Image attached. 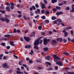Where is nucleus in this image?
I'll use <instances>...</instances> for the list:
<instances>
[{
  "label": "nucleus",
  "instance_id": "f257e3e1",
  "mask_svg": "<svg viewBox=\"0 0 74 74\" xmlns=\"http://www.w3.org/2000/svg\"><path fill=\"white\" fill-rule=\"evenodd\" d=\"M53 61L56 63L58 62V60H60V58L58 56L56 57V58H53Z\"/></svg>",
  "mask_w": 74,
  "mask_h": 74
},
{
  "label": "nucleus",
  "instance_id": "f03ea898",
  "mask_svg": "<svg viewBox=\"0 0 74 74\" xmlns=\"http://www.w3.org/2000/svg\"><path fill=\"white\" fill-rule=\"evenodd\" d=\"M23 38L28 42H29V40H31V38L28 37L23 36Z\"/></svg>",
  "mask_w": 74,
  "mask_h": 74
},
{
  "label": "nucleus",
  "instance_id": "7ed1b4c3",
  "mask_svg": "<svg viewBox=\"0 0 74 74\" xmlns=\"http://www.w3.org/2000/svg\"><path fill=\"white\" fill-rule=\"evenodd\" d=\"M57 43V41L55 40H53L51 43V44L52 45H55Z\"/></svg>",
  "mask_w": 74,
  "mask_h": 74
},
{
  "label": "nucleus",
  "instance_id": "20e7f679",
  "mask_svg": "<svg viewBox=\"0 0 74 74\" xmlns=\"http://www.w3.org/2000/svg\"><path fill=\"white\" fill-rule=\"evenodd\" d=\"M56 64H58V65H60V66H63V64H62L61 62L59 60V62H58L56 63Z\"/></svg>",
  "mask_w": 74,
  "mask_h": 74
},
{
  "label": "nucleus",
  "instance_id": "39448f33",
  "mask_svg": "<svg viewBox=\"0 0 74 74\" xmlns=\"http://www.w3.org/2000/svg\"><path fill=\"white\" fill-rule=\"evenodd\" d=\"M39 44V41L38 40H35L34 43V46H37Z\"/></svg>",
  "mask_w": 74,
  "mask_h": 74
},
{
  "label": "nucleus",
  "instance_id": "423d86ee",
  "mask_svg": "<svg viewBox=\"0 0 74 74\" xmlns=\"http://www.w3.org/2000/svg\"><path fill=\"white\" fill-rule=\"evenodd\" d=\"M63 39H62V38H57V39H56V40H57V41H59L60 42H61L62 41H63Z\"/></svg>",
  "mask_w": 74,
  "mask_h": 74
},
{
  "label": "nucleus",
  "instance_id": "0eeeda50",
  "mask_svg": "<svg viewBox=\"0 0 74 74\" xmlns=\"http://www.w3.org/2000/svg\"><path fill=\"white\" fill-rule=\"evenodd\" d=\"M6 22L7 23H10V20L7 18H5L4 21Z\"/></svg>",
  "mask_w": 74,
  "mask_h": 74
},
{
  "label": "nucleus",
  "instance_id": "6e6552de",
  "mask_svg": "<svg viewBox=\"0 0 74 74\" xmlns=\"http://www.w3.org/2000/svg\"><path fill=\"white\" fill-rule=\"evenodd\" d=\"M8 66V64L6 62H5L4 63V64L2 65V67L5 68L6 66Z\"/></svg>",
  "mask_w": 74,
  "mask_h": 74
},
{
  "label": "nucleus",
  "instance_id": "1a4fd4ad",
  "mask_svg": "<svg viewBox=\"0 0 74 74\" xmlns=\"http://www.w3.org/2000/svg\"><path fill=\"white\" fill-rule=\"evenodd\" d=\"M48 43V42L45 40L44 39L43 40V44L44 45H47Z\"/></svg>",
  "mask_w": 74,
  "mask_h": 74
},
{
  "label": "nucleus",
  "instance_id": "9d476101",
  "mask_svg": "<svg viewBox=\"0 0 74 74\" xmlns=\"http://www.w3.org/2000/svg\"><path fill=\"white\" fill-rule=\"evenodd\" d=\"M46 59H47L48 60H50L51 59V58L49 56H46L45 57Z\"/></svg>",
  "mask_w": 74,
  "mask_h": 74
},
{
  "label": "nucleus",
  "instance_id": "9b49d317",
  "mask_svg": "<svg viewBox=\"0 0 74 74\" xmlns=\"http://www.w3.org/2000/svg\"><path fill=\"white\" fill-rule=\"evenodd\" d=\"M10 44L11 45L13 46V47L15 45L14 44V42H12V41H10Z\"/></svg>",
  "mask_w": 74,
  "mask_h": 74
},
{
  "label": "nucleus",
  "instance_id": "f8f14e48",
  "mask_svg": "<svg viewBox=\"0 0 74 74\" xmlns=\"http://www.w3.org/2000/svg\"><path fill=\"white\" fill-rule=\"evenodd\" d=\"M6 9L7 11L10 12V8L9 7L7 6L6 8Z\"/></svg>",
  "mask_w": 74,
  "mask_h": 74
},
{
  "label": "nucleus",
  "instance_id": "ddd939ff",
  "mask_svg": "<svg viewBox=\"0 0 74 74\" xmlns=\"http://www.w3.org/2000/svg\"><path fill=\"white\" fill-rule=\"evenodd\" d=\"M48 50V47H44L43 48V50L44 51H47Z\"/></svg>",
  "mask_w": 74,
  "mask_h": 74
},
{
  "label": "nucleus",
  "instance_id": "4468645a",
  "mask_svg": "<svg viewBox=\"0 0 74 74\" xmlns=\"http://www.w3.org/2000/svg\"><path fill=\"white\" fill-rule=\"evenodd\" d=\"M0 20L4 22L5 21V18H3L2 17H0Z\"/></svg>",
  "mask_w": 74,
  "mask_h": 74
},
{
  "label": "nucleus",
  "instance_id": "2eb2a0df",
  "mask_svg": "<svg viewBox=\"0 0 74 74\" xmlns=\"http://www.w3.org/2000/svg\"><path fill=\"white\" fill-rule=\"evenodd\" d=\"M62 54H65V55L67 56H69L70 55V54L68 53H66L65 52H62Z\"/></svg>",
  "mask_w": 74,
  "mask_h": 74
},
{
  "label": "nucleus",
  "instance_id": "dca6fc26",
  "mask_svg": "<svg viewBox=\"0 0 74 74\" xmlns=\"http://www.w3.org/2000/svg\"><path fill=\"white\" fill-rule=\"evenodd\" d=\"M57 21H58V22L61 23L62 22V21L61 20V19L60 18H58L56 20Z\"/></svg>",
  "mask_w": 74,
  "mask_h": 74
},
{
  "label": "nucleus",
  "instance_id": "f3484780",
  "mask_svg": "<svg viewBox=\"0 0 74 74\" xmlns=\"http://www.w3.org/2000/svg\"><path fill=\"white\" fill-rule=\"evenodd\" d=\"M64 37H66L68 35V33L67 32H65V33H64Z\"/></svg>",
  "mask_w": 74,
  "mask_h": 74
},
{
  "label": "nucleus",
  "instance_id": "a211bd4d",
  "mask_svg": "<svg viewBox=\"0 0 74 74\" xmlns=\"http://www.w3.org/2000/svg\"><path fill=\"white\" fill-rule=\"evenodd\" d=\"M51 3H54L57 2V0H51Z\"/></svg>",
  "mask_w": 74,
  "mask_h": 74
},
{
  "label": "nucleus",
  "instance_id": "6ab92c4d",
  "mask_svg": "<svg viewBox=\"0 0 74 74\" xmlns=\"http://www.w3.org/2000/svg\"><path fill=\"white\" fill-rule=\"evenodd\" d=\"M61 8V7L59 6H56V8L57 9V10H60Z\"/></svg>",
  "mask_w": 74,
  "mask_h": 74
},
{
  "label": "nucleus",
  "instance_id": "aec40b11",
  "mask_svg": "<svg viewBox=\"0 0 74 74\" xmlns=\"http://www.w3.org/2000/svg\"><path fill=\"white\" fill-rule=\"evenodd\" d=\"M71 12H74V8L73 6H72V10L70 11Z\"/></svg>",
  "mask_w": 74,
  "mask_h": 74
},
{
  "label": "nucleus",
  "instance_id": "412c9836",
  "mask_svg": "<svg viewBox=\"0 0 74 74\" xmlns=\"http://www.w3.org/2000/svg\"><path fill=\"white\" fill-rule=\"evenodd\" d=\"M4 37H10V35L9 34H8V35L5 34V35Z\"/></svg>",
  "mask_w": 74,
  "mask_h": 74
},
{
  "label": "nucleus",
  "instance_id": "4be33fe9",
  "mask_svg": "<svg viewBox=\"0 0 74 74\" xmlns=\"http://www.w3.org/2000/svg\"><path fill=\"white\" fill-rule=\"evenodd\" d=\"M56 16H53L51 18V19L52 20H56Z\"/></svg>",
  "mask_w": 74,
  "mask_h": 74
},
{
  "label": "nucleus",
  "instance_id": "5701e85b",
  "mask_svg": "<svg viewBox=\"0 0 74 74\" xmlns=\"http://www.w3.org/2000/svg\"><path fill=\"white\" fill-rule=\"evenodd\" d=\"M34 48H35V49H36L37 50H38L39 49L38 47L36 46H35L34 47Z\"/></svg>",
  "mask_w": 74,
  "mask_h": 74
},
{
  "label": "nucleus",
  "instance_id": "b1692460",
  "mask_svg": "<svg viewBox=\"0 0 74 74\" xmlns=\"http://www.w3.org/2000/svg\"><path fill=\"white\" fill-rule=\"evenodd\" d=\"M46 12L45 14H50L49 11H46Z\"/></svg>",
  "mask_w": 74,
  "mask_h": 74
},
{
  "label": "nucleus",
  "instance_id": "393cba45",
  "mask_svg": "<svg viewBox=\"0 0 74 74\" xmlns=\"http://www.w3.org/2000/svg\"><path fill=\"white\" fill-rule=\"evenodd\" d=\"M5 4H6V5L9 6V7L10 6V4L9 2H6L5 3Z\"/></svg>",
  "mask_w": 74,
  "mask_h": 74
},
{
  "label": "nucleus",
  "instance_id": "a878e982",
  "mask_svg": "<svg viewBox=\"0 0 74 74\" xmlns=\"http://www.w3.org/2000/svg\"><path fill=\"white\" fill-rule=\"evenodd\" d=\"M64 41V43H66L67 42V40H66L65 38H64L63 39L62 42Z\"/></svg>",
  "mask_w": 74,
  "mask_h": 74
},
{
  "label": "nucleus",
  "instance_id": "bb28decb",
  "mask_svg": "<svg viewBox=\"0 0 74 74\" xmlns=\"http://www.w3.org/2000/svg\"><path fill=\"white\" fill-rule=\"evenodd\" d=\"M67 74H74V72H67Z\"/></svg>",
  "mask_w": 74,
  "mask_h": 74
},
{
  "label": "nucleus",
  "instance_id": "cd10ccee",
  "mask_svg": "<svg viewBox=\"0 0 74 74\" xmlns=\"http://www.w3.org/2000/svg\"><path fill=\"white\" fill-rule=\"evenodd\" d=\"M1 45H2L3 46H5V43L4 42H2L1 44Z\"/></svg>",
  "mask_w": 74,
  "mask_h": 74
},
{
  "label": "nucleus",
  "instance_id": "c85d7f7f",
  "mask_svg": "<svg viewBox=\"0 0 74 74\" xmlns=\"http://www.w3.org/2000/svg\"><path fill=\"white\" fill-rule=\"evenodd\" d=\"M16 74H21V72H20L19 71H16Z\"/></svg>",
  "mask_w": 74,
  "mask_h": 74
},
{
  "label": "nucleus",
  "instance_id": "c756f323",
  "mask_svg": "<svg viewBox=\"0 0 74 74\" xmlns=\"http://www.w3.org/2000/svg\"><path fill=\"white\" fill-rule=\"evenodd\" d=\"M53 70V68L51 67H50L49 68H48L47 70L52 71Z\"/></svg>",
  "mask_w": 74,
  "mask_h": 74
},
{
  "label": "nucleus",
  "instance_id": "7c9ffc66",
  "mask_svg": "<svg viewBox=\"0 0 74 74\" xmlns=\"http://www.w3.org/2000/svg\"><path fill=\"white\" fill-rule=\"evenodd\" d=\"M53 23H54L53 25H54L55 24H57V20H55L53 22Z\"/></svg>",
  "mask_w": 74,
  "mask_h": 74
},
{
  "label": "nucleus",
  "instance_id": "2f4dec72",
  "mask_svg": "<svg viewBox=\"0 0 74 74\" xmlns=\"http://www.w3.org/2000/svg\"><path fill=\"white\" fill-rule=\"evenodd\" d=\"M45 10H42L41 11V13L42 14H43L45 13Z\"/></svg>",
  "mask_w": 74,
  "mask_h": 74
},
{
  "label": "nucleus",
  "instance_id": "473e14b6",
  "mask_svg": "<svg viewBox=\"0 0 74 74\" xmlns=\"http://www.w3.org/2000/svg\"><path fill=\"white\" fill-rule=\"evenodd\" d=\"M17 32V30L16 29H14L13 31V33H16Z\"/></svg>",
  "mask_w": 74,
  "mask_h": 74
},
{
  "label": "nucleus",
  "instance_id": "72a5a7b5",
  "mask_svg": "<svg viewBox=\"0 0 74 74\" xmlns=\"http://www.w3.org/2000/svg\"><path fill=\"white\" fill-rule=\"evenodd\" d=\"M32 8L33 10H36V8L35 7V6L33 5V6H32Z\"/></svg>",
  "mask_w": 74,
  "mask_h": 74
},
{
  "label": "nucleus",
  "instance_id": "f704fd0d",
  "mask_svg": "<svg viewBox=\"0 0 74 74\" xmlns=\"http://www.w3.org/2000/svg\"><path fill=\"white\" fill-rule=\"evenodd\" d=\"M57 10L56 9V8H53V9H52V11H54V12H56L57 11Z\"/></svg>",
  "mask_w": 74,
  "mask_h": 74
},
{
  "label": "nucleus",
  "instance_id": "c9c22d12",
  "mask_svg": "<svg viewBox=\"0 0 74 74\" xmlns=\"http://www.w3.org/2000/svg\"><path fill=\"white\" fill-rule=\"evenodd\" d=\"M38 29L40 30H41V29H42V27L41 26H39L38 27Z\"/></svg>",
  "mask_w": 74,
  "mask_h": 74
},
{
  "label": "nucleus",
  "instance_id": "e433bc0d",
  "mask_svg": "<svg viewBox=\"0 0 74 74\" xmlns=\"http://www.w3.org/2000/svg\"><path fill=\"white\" fill-rule=\"evenodd\" d=\"M7 57H8V56H4L3 57V59L4 60H7Z\"/></svg>",
  "mask_w": 74,
  "mask_h": 74
},
{
  "label": "nucleus",
  "instance_id": "4c0bfd02",
  "mask_svg": "<svg viewBox=\"0 0 74 74\" xmlns=\"http://www.w3.org/2000/svg\"><path fill=\"white\" fill-rule=\"evenodd\" d=\"M5 17H6V18H10V15H8L7 14L5 15Z\"/></svg>",
  "mask_w": 74,
  "mask_h": 74
},
{
  "label": "nucleus",
  "instance_id": "58836bf2",
  "mask_svg": "<svg viewBox=\"0 0 74 74\" xmlns=\"http://www.w3.org/2000/svg\"><path fill=\"white\" fill-rule=\"evenodd\" d=\"M46 18L45 16H42V19H45Z\"/></svg>",
  "mask_w": 74,
  "mask_h": 74
},
{
  "label": "nucleus",
  "instance_id": "ea45409f",
  "mask_svg": "<svg viewBox=\"0 0 74 74\" xmlns=\"http://www.w3.org/2000/svg\"><path fill=\"white\" fill-rule=\"evenodd\" d=\"M45 21L47 23H49V20H46Z\"/></svg>",
  "mask_w": 74,
  "mask_h": 74
},
{
  "label": "nucleus",
  "instance_id": "a19ab883",
  "mask_svg": "<svg viewBox=\"0 0 74 74\" xmlns=\"http://www.w3.org/2000/svg\"><path fill=\"white\" fill-rule=\"evenodd\" d=\"M1 12L2 14H5V11L4 10H2Z\"/></svg>",
  "mask_w": 74,
  "mask_h": 74
},
{
  "label": "nucleus",
  "instance_id": "79ce46f5",
  "mask_svg": "<svg viewBox=\"0 0 74 74\" xmlns=\"http://www.w3.org/2000/svg\"><path fill=\"white\" fill-rule=\"evenodd\" d=\"M44 3H45L46 4H47V3H48L47 0H44Z\"/></svg>",
  "mask_w": 74,
  "mask_h": 74
},
{
  "label": "nucleus",
  "instance_id": "37998d69",
  "mask_svg": "<svg viewBox=\"0 0 74 74\" xmlns=\"http://www.w3.org/2000/svg\"><path fill=\"white\" fill-rule=\"evenodd\" d=\"M23 18L24 19H25V20H27V18L26 17V16H25V15L23 16Z\"/></svg>",
  "mask_w": 74,
  "mask_h": 74
},
{
  "label": "nucleus",
  "instance_id": "c03bdc74",
  "mask_svg": "<svg viewBox=\"0 0 74 74\" xmlns=\"http://www.w3.org/2000/svg\"><path fill=\"white\" fill-rule=\"evenodd\" d=\"M22 16V15L21 14H19L18 15V17L19 18H21Z\"/></svg>",
  "mask_w": 74,
  "mask_h": 74
},
{
  "label": "nucleus",
  "instance_id": "a18cd8bd",
  "mask_svg": "<svg viewBox=\"0 0 74 74\" xmlns=\"http://www.w3.org/2000/svg\"><path fill=\"white\" fill-rule=\"evenodd\" d=\"M55 69L56 70H58V66H56L55 67Z\"/></svg>",
  "mask_w": 74,
  "mask_h": 74
},
{
  "label": "nucleus",
  "instance_id": "49530a36",
  "mask_svg": "<svg viewBox=\"0 0 74 74\" xmlns=\"http://www.w3.org/2000/svg\"><path fill=\"white\" fill-rule=\"evenodd\" d=\"M65 10H70V8L69 7H67L66 8H65Z\"/></svg>",
  "mask_w": 74,
  "mask_h": 74
},
{
  "label": "nucleus",
  "instance_id": "de8ad7c7",
  "mask_svg": "<svg viewBox=\"0 0 74 74\" xmlns=\"http://www.w3.org/2000/svg\"><path fill=\"white\" fill-rule=\"evenodd\" d=\"M10 47L9 46H7L6 47V49H10Z\"/></svg>",
  "mask_w": 74,
  "mask_h": 74
},
{
  "label": "nucleus",
  "instance_id": "09e8293b",
  "mask_svg": "<svg viewBox=\"0 0 74 74\" xmlns=\"http://www.w3.org/2000/svg\"><path fill=\"white\" fill-rule=\"evenodd\" d=\"M56 15L58 16H59L60 15L59 12H56Z\"/></svg>",
  "mask_w": 74,
  "mask_h": 74
},
{
  "label": "nucleus",
  "instance_id": "8fccbe9b",
  "mask_svg": "<svg viewBox=\"0 0 74 74\" xmlns=\"http://www.w3.org/2000/svg\"><path fill=\"white\" fill-rule=\"evenodd\" d=\"M14 7L13 6H12L10 7V8L12 10H13L14 9Z\"/></svg>",
  "mask_w": 74,
  "mask_h": 74
},
{
  "label": "nucleus",
  "instance_id": "3c124183",
  "mask_svg": "<svg viewBox=\"0 0 74 74\" xmlns=\"http://www.w3.org/2000/svg\"><path fill=\"white\" fill-rule=\"evenodd\" d=\"M37 11L38 12V14H40V9H38L37 10Z\"/></svg>",
  "mask_w": 74,
  "mask_h": 74
},
{
  "label": "nucleus",
  "instance_id": "603ef678",
  "mask_svg": "<svg viewBox=\"0 0 74 74\" xmlns=\"http://www.w3.org/2000/svg\"><path fill=\"white\" fill-rule=\"evenodd\" d=\"M22 66L25 67V68L27 67V66L26 64H23Z\"/></svg>",
  "mask_w": 74,
  "mask_h": 74
},
{
  "label": "nucleus",
  "instance_id": "864d4df0",
  "mask_svg": "<svg viewBox=\"0 0 74 74\" xmlns=\"http://www.w3.org/2000/svg\"><path fill=\"white\" fill-rule=\"evenodd\" d=\"M35 6L36 8H38L39 7V5L38 4H35Z\"/></svg>",
  "mask_w": 74,
  "mask_h": 74
},
{
  "label": "nucleus",
  "instance_id": "5fc2aeb1",
  "mask_svg": "<svg viewBox=\"0 0 74 74\" xmlns=\"http://www.w3.org/2000/svg\"><path fill=\"white\" fill-rule=\"evenodd\" d=\"M10 5L12 6L14 5V4L13 2H10Z\"/></svg>",
  "mask_w": 74,
  "mask_h": 74
},
{
  "label": "nucleus",
  "instance_id": "6e6d98bb",
  "mask_svg": "<svg viewBox=\"0 0 74 74\" xmlns=\"http://www.w3.org/2000/svg\"><path fill=\"white\" fill-rule=\"evenodd\" d=\"M33 61L32 60H29V63L30 64H32L33 63Z\"/></svg>",
  "mask_w": 74,
  "mask_h": 74
},
{
  "label": "nucleus",
  "instance_id": "4d7b16f0",
  "mask_svg": "<svg viewBox=\"0 0 74 74\" xmlns=\"http://www.w3.org/2000/svg\"><path fill=\"white\" fill-rule=\"evenodd\" d=\"M13 57H14V58H15L16 59H18V56H15V55H13Z\"/></svg>",
  "mask_w": 74,
  "mask_h": 74
},
{
  "label": "nucleus",
  "instance_id": "13d9d810",
  "mask_svg": "<svg viewBox=\"0 0 74 74\" xmlns=\"http://www.w3.org/2000/svg\"><path fill=\"white\" fill-rule=\"evenodd\" d=\"M46 63L47 64L51 66V63L48 62H46Z\"/></svg>",
  "mask_w": 74,
  "mask_h": 74
},
{
  "label": "nucleus",
  "instance_id": "bf43d9fd",
  "mask_svg": "<svg viewBox=\"0 0 74 74\" xmlns=\"http://www.w3.org/2000/svg\"><path fill=\"white\" fill-rule=\"evenodd\" d=\"M63 5V3H59V4H58V5L60 6L62 5Z\"/></svg>",
  "mask_w": 74,
  "mask_h": 74
},
{
  "label": "nucleus",
  "instance_id": "052dcab7",
  "mask_svg": "<svg viewBox=\"0 0 74 74\" xmlns=\"http://www.w3.org/2000/svg\"><path fill=\"white\" fill-rule=\"evenodd\" d=\"M57 56L56 54H53V57L54 58H56L57 57Z\"/></svg>",
  "mask_w": 74,
  "mask_h": 74
},
{
  "label": "nucleus",
  "instance_id": "680f3d73",
  "mask_svg": "<svg viewBox=\"0 0 74 74\" xmlns=\"http://www.w3.org/2000/svg\"><path fill=\"white\" fill-rule=\"evenodd\" d=\"M12 70L11 69H10L9 70V72L10 73H12Z\"/></svg>",
  "mask_w": 74,
  "mask_h": 74
},
{
  "label": "nucleus",
  "instance_id": "e2e57ef3",
  "mask_svg": "<svg viewBox=\"0 0 74 74\" xmlns=\"http://www.w3.org/2000/svg\"><path fill=\"white\" fill-rule=\"evenodd\" d=\"M40 17V16L39 15H37L36 16H35L34 17L35 18H37L38 17Z\"/></svg>",
  "mask_w": 74,
  "mask_h": 74
},
{
  "label": "nucleus",
  "instance_id": "0e129e2a",
  "mask_svg": "<svg viewBox=\"0 0 74 74\" xmlns=\"http://www.w3.org/2000/svg\"><path fill=\"white\" fill-rule=\"evenodd\" d=\"M17 12L18 13V14H21L22 12H21L20 11H17Z\"/></svg>",
  "mask_w": 74,
  "mask_h": 74
},
{
  "label": "nucleus",
  "instance_id": "69168bd1",
  "mask_svg": "<svg viewBox=\"0 0 74 74\" xmlns=\"http://www.w3.org/2000/svg\"><path fill=\"white\" fill-rule=\"evenodd\" d=\"M67 39H68V41H71V40L69 37H68Z\"/></svg>",
  "mask_w": 74,
  "mask_h": 74
},
{
  "label": "nucleus",
  "instance_id": "338daca9",
  "mask_svg": "<svg viewBox=\"0 0 74 74\" xmlns=\"http://www.w3.org/2000/svg\"><path fill=\"white\" fill-rule=\"evenodd\" d=\"M45 40L46 41H48V42H49L51 40L50 39H45Z\"/></svg>",
  "mask_w": 74,
  "mask_h": 74
},
{
  "label": "nucleus",
  "instance_id": "774afa93",
  "mask_svg": "<svg viewBox=\"0 0 74 74\" xmlns=\"http://www.w3.org/2000/svg\"><path fill=\"white\" fill-rule=\"evenodd\" d=\"M48 33L49 34L51 35L52 33V32L51 31H49L48 32Z\"/></svg>",
  "mask_w": 74,
  "mask_h": 74
}]
</instances>
